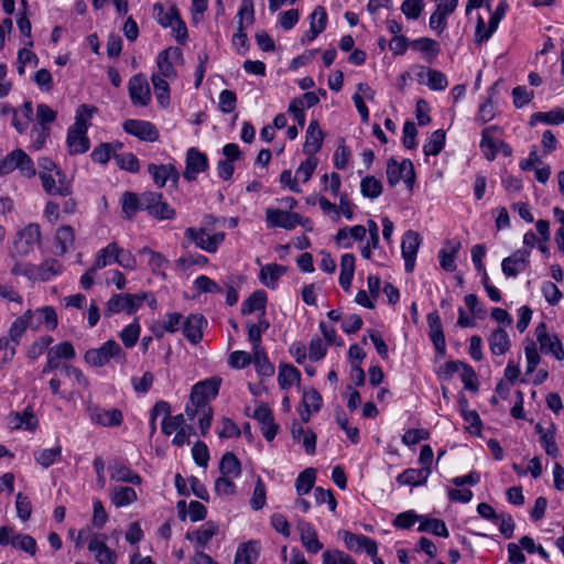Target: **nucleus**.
Instances as JSON below:
<instances>
[{
	"label": "nucleus",
	"instance_id": "nucleus-1",
	"mask_svg": "<svg viewBox=\"0 0 564 564\" xmlns=\"http://www.w3.org/2000/svg\"><path fill=\"white\" fill-rule=\"evenodd\" d=\"M42 231L36 223H31L17 230L14 239L9 248L10 258H26L35 246L41 243Z\"/></svg>",
	"mask_w": 564,
	"mask_h": 564
},
{
	"label": "nucleus",
	"instance_id": "nucleus-2",
	"mask_svg": "<svg viewBox=\"0 0 564 564\" xmlns=\"http://www.w3.org/2000/svg\"><path fill=\"white\" fill-rule=\"evenodd\" d=\"M84 359L93 367H104L110 360L123 365L127 360V355L116 340L109 339L99 348L88 349L84 355Z\"/></svg>",
	"mask_w": 564,
	"mask_h": 564
},
{
	"label": "nucleus",
	"instance_id": "nucleus-3",
	"mask_svg": "<svg viewBox=\"0 0 564 564\" xmlns=\"http://www.w3.org/2000/svg\"><path fill=\"white\" fill-rule=\"evenodd\" d=\"M15 170L25 178H32L36 175L33 160L21 149L11 151L0 161V177Z\"/></svg>",
	"mask_w": 564,
	"mask_h": 564
},
{
	"label": "nucleus",
	"instance_id": "nucleus-4",
	"mask_svg": "<svg viewBox=\"0 0 564 564\" xmlns=\"http://www.w3.org/2000/svg\"><path fill=\"white\" fill-rule=\"evenodd\" d=\"M148 299L147 293L139 294H113L106 304L105 314L111 316L120 312L132 314L137 312Z\"/></svg>",
	"mask_w": 564,
	"mask_h": 564
},
{
	"label": "nucleus",
	"instance_id": "nucleus-5",
	"mask_svg": "<svg viewBox=\"0 0 564 564\" xmlns=\"http://www.w3.org/2000/svg\"><path fill=\"white\" fill-rule=\"evenodd\" d=\"M86 412L90 422L101 427H119L123 423L122 411L117 408L105 409L96 403L88 402Z\"/></svg>",
	"mask_w": 564,
	"mask_h": 564
},
{
	"label": "nucleus",
	"instance_id": "nucleus-6",
	"mask_svg": "<svg viewBox=\"0 0 564 564\" xmlns=\"http://www.w3.org/2000/svg\"><path fill=\"white\" fill-rule=\"evenodd\" d=\"M143 210L158 220H171L175 217V209L165 200L163 195L155 192L143 193Z\"/></svg>",
	"mask_w": 564,
	"mask_h": 564
},
{
	"label": "nucleus",
	"instance_id": "nucleus-7",
	"mask_svg": "<svg viewBox=\"0 0 564 564\" xmlns=\"http://www.w3.org/2000/svg\"><path fill=\"white\" fill-rule=\"evenodd\" d=\"M265 221L269 228L280 227L288 230L294 229L299 225L306 227V225L311 223L300 214L279 208H268L265 212Z\"/></svg>",
	"mask_w": 564,
	"mask_h": 564
},
{
	"label": "nucleus",
	"instance_id": "nucleus-8",
	"mask_svg": "<svg viewBox=\"0 0 564 564\" xmlns=\"http://www.w3.org/2000/svg\"><path fill=\"white\" fill-rule=\"evenodd\" d=\"M221 379L213 377L195 383L191 392V402L200 408L210 406L209 402L218 394Z\"/></svg>",
	"mask_w": 564,
	"mask_h": 564
},
{
	"label": "nucleus",
	"instance_id": "nucleus-9",
	"mask_svg": "<svg viewBox=\"0 0 564 564\" xmlns=\"http://www.w3.org/2000/svg\"><path fill=\"white\" fill-rule=\"evenodd\" d=\"M184 235L185 238L191 242H194L197 248L209 253H215L225 240V232L208 235L203 228L196 229L194 227H188Z\"/></svg>",
	"mask_w": 564,
	"mask_h": 564
},
{
	"label": "nucleus",
	"instance_id": "nucleus-10",
	"mask_svg": "<svg viewBox=\"0 0 564 564\" xmlns=\"http://www.w3.org/2000/svg\"><path fill=\"white\" fill-rule=\"evenodd\" d=\"M534 335L536 337L538 344L540 345V351L542 354H551L556 360L560 361L564 359V349L560 338L557 335L550 334L547 332L545 323H540L535 327Z\"/></svg>",
	"mask_w": 564,
	"mask_h": 564
},
{
	"label": "nucleus",
	"instance_id": "nucleus-11",
	"mask_svg": "<svg viewBox=\"0 0 564 564\" xmlns=\"http://www.w3.org/2000/svg\"><path fill=\"white\" fill-rule=\"evenodd\" d=\"M40 180L42 188L47 195L66 197L73 193L72 182L63 171H56V174H43Z\"/></svg>",
	"mask_w": 564,
	"mask_h": 564
},
{
	"label": "nucleus",
	"instance_id": "nucleus-12",
	"mask_svg": "<svg viewBox=\"0 0 564 564\" xmlns=\"http://www.w3.org/2000/svg\"><path fill=\"white\" fill-rule=\"evenodd\" d=\"M387 180L390 186H395L403 180L408 186H412L414 181V169L410 160L398 163L394 159H390L387 163Z\"/></svg>",
	"mask_w": 564,
	"mask_h": 564
},
{
	"label": "nucleus",
	"instance_id": "nucleus-13",
	"mask_svg": "<svg viewBox=\"0 0 564 564\" xmlns=\"http://www.w3.org/2000/svg\"><path fill=\"white\" fill-rule=\"evenodd\" d=\"M422 238L419 232L408 230L403 234L401 242V253L404 259L405 271L411 273L415 267V259L421 246Z\"/></svg>",
	"mask_w": 564,
	"mask_h": 564
},
{
	"label": "nucleus",
	"instance_id": "nucleus-14",
	"mask_svg": "<svg viewBox=\"0 0 564 564\" xmlns=\"http://www.w3.org/2000/svg\"><path fill=\"white\" fill-rule=\"evenodd\" d=\"M207 169V155L195 147L189 148L186 152L185 170L183 172L184 178L189 182L195 181L197 175L205 172Z\"/></svg>",
	"mask_w": 564,
	"mask_h": 564
},
{
	"label": "nucleus",
	"instance_id": "nucleus-15",
	"mask_svg": "<svg viewBox=\"0 0 564 564\" xmlns=\"http://www.w3.org/2000/svg\"><path fill=\"white\" fill-rule=\"evenodd\" d=\"M123 130L145 142H155L160 137L156 127L145 120L128 119L123 122Z\"/></svg>",
	"mask_w": 564,
	"mask_h": 564
},
{
	"label": "nucleus",
	"instance_id": "nucleus-16",
	"mask_svg": "<svg viewBox=\"0 0 564 564\" xmlns=\"http://www.w3.org/2000/svg\"><path fill=\"white\" fill-rule=\"evenodd\" d=\"M129 97L134 106H148L151 101V90L143 74L132 76L128 84Z\"/></svg>",
	"mask_w": 564,
	"mask_h": 564
},
{
	"label": "nucleus",
	"instance_id": "nucleus-17",
	"mask_svg": "<svg viewBox=\"0 0 564 564\" xmlns=\"http://www.w3.org/2000/svg\"><path fill=\"white\" fill-rule=\"evenodd\" d=\"M530 249H519L505 258L501 262L502 273L507 278H516L519 273L525 271L530 264Z\"/></svg>",
	"mask_w": 564,
	"mask_h": 564
},
{
	"label": "nucleus",
	"instance_id": "nucleus-18",
	"mask_svg": "<svg viewBox=\"0 0 564 564\" xmlns=\"http://www.w3.org/2000/svg\"><path fill=\"white\" fill-rule=\"evenodd\" d=\"M24 314H30L28 318L31 329H39L45 325L48 330H54L57 327V314L53 306H43L35 311L28 310Z\"/></svg>",
	"mask_w": 564,
	"mask_h": 564
},
{
	"label": "nucleus",
	"instance_id": "nucleus-19",
	"mask_svg": "<svg viewBox=\"0 0 564 564\" xmlns=\"http://www.w3.org/2000/svg\"><path fill=\"white\" fill-rule=\"evenodd\" d=\"M300 539L303 547L311 554H317L323 550L324 545L318 540L317 531L314 525L304 519H300L296 523Z\"/></svg>",
	"mask_w": 564,
	"mask_h": 564
},
{
	"label": "nucleus",
	"instance_id": "nucleus-20",
	"mask_svg": "<svg viewBox=\"0 0 564 564\" xmlns=\"http://www.w3.org/2000/svg\"><path fill=\"white\" fill-rule=\"evenodd\" d=\"M416 69L417 83L426 85L431 90H444L448 86V80L441 70L425 66H417Z\"/></svg>",
	"mask_w": 564,
	"mask_h": 564
},
{
	"label": "nucleus",
	"instance_id": "nucleus-21",
	"mask_svg": "<svg viewBox=\"0 0 564 564\" xmlns=\"http://www.w3.org/2000/svg\"><path fill=\"white\" fill-rule=\"evenodd\" d=\"M148 172L159 187H164L169 181L176 185L180 180V173L173 164L151 163L148 165Z\"/></svg>",
	"mask_w": 564,
	"mask_h": 564
},
{
	"label": "nucleus",
	"instance_id": "nucleus-22",
	"mask_svg": "<svg viewBox=\"0 0 564 564\" xmlns=\"http://www.w3.org/2000/svg\"><path fill=\"white\" fill-rule=\"evenodd\" d=\"M108 470L111 480L129 482L132 485H140L142 482L140 475L134 473L127 464L120 459L111 460L109 463Z\"/></svg>",
	"mask_w": 564,
	"mask_h": 564
},
{
	"label": "nucleus",
	"instance_id": "nucleus-23",
	"mask_svg": "<svg viewBox=\"0 0 564 564\" xmlns=\"http://www.w3.org/2000/svg\"><path fill=\"white\" fill-rule=\"evenodd\" d=\"M507 10V4L505 2H501L495 10V12L491 14L488 21L487 31L485 34H481V29L485 26L484 19L481 17L478 18L477 26H476V41L478 43H482L485 41H488L491 35L497 30L499 22L503 18Z\"/></svg>",
	"mask_w": 564,
	"mask_h": 564
},
{
	"label": "nucleus",
	"instance_id": "nucleus-24",
	"mask_svg": "<svg viewBox=\"0 0 564 564\" xmlns=\"http://www.w3.org/2000/svg\"><path fill=\"white\" fill-rule=\"evenodd\" d=\"M207 325L200 314H191L183 321V334L192 344H198L203 338V327Z\"/></svg>",
	"mask_w": 564,
	"mask_h": 564
},
{
	"label": "nucleus",
	"instance_id": "nucleus-25",
	"mask_svg": "<svg viewBox=\"0 0 564 564\" xmlns=\"http://www.w3.org/2000/svg\"><path fill=\"white\" fill-rule=\"evenodd\" d=\"M344 543L350 551L360 552L365 550L368 555H375L378 552L377 542L362 534L344 533Z\"/></svg>",
	"mask_w": 564,
	"mask_h": 564
},
{
	"label": "nucleus",
	"instance_id": "nucleus-26",
	"mask_svg": "<svg viewBox=\"0 0 564 564\" xmlns=\"http://www.w3.org/2000/svg\"><path fill=\"white\" fill-rule=\"evenodd\" d=\"M181 57V51L178 48H166L162 51L156 57V65L161 77L173 79L176 77V70L173 66L172 59Z\"/></svg>",
	"mask_w": 564,
	"mask_h": 564
},
{
	"label": "nucleus",
	"instance_id": "nucleus-27",
	"mask_svg": "<svg viewBox=\"0 0 564 564\" xmlns=\"http://www.w3.org/2000/svg\"><path fill=\"white\" fill-rule=\"evenodd\" d=\"M88 550L99 564H116L117 554L97 534L89 540Z\"/></svg>",
	"mask_w": 564,
	"mask_h": 564
},
{
	"label": "nucleus",
	"instance_id": "nucleus-28",
	"mask_svg": "<svg viewBox=\"0 0 564 564\" xmlns=\"http://www.w3.org/2000/svg\"><path fill=\"white\" fill-rule=\"evenodd\" d=\"M323 131L319 129L317 120H312L306 130L303 151L305 154L313 156L322 147Z\"/></svg>",
	"mask_w": 564,
	"mask_h": 564
},
{
	"label": "nucleus",
	"instance_id": "nucleus-29",
	"mask_svg": "<svg viewBox=\"0 0 564 564\" xmlns=\"http://www.w3.org/2000/svg\"><path fill=\"white\" fill-rule=\"evenodd\" d=\"M499 131L497 126H489L481 132L480 149L485 158L489 161L495 160L498 153L500 139L495 138V133Z\"/></svg>",
	"mask_w": 564,
	"mask_h": 564
},
{
	"label": "nucleus",
	"instance_id": "nucleus-30",
	"mask_svg": "<svg viewBox=\"0 0 564 564\" xmlns=\"http://www.w3.org/2000/svg\"><path fill=\"white\" fill-rule=\"evenodd\" d=\"M67 145L70 154H82L89 150L90 141L87 137V131L68 128L67 131Z\"/></svg>",
	"mask_w": 564,
	"mask_h": 564
},
{
	"label": "nucleus",
	"instance_id": "nucleus-31",
	"mask_svg": "<svg viewBox=\"0 0 564 564\" xmlns=\"http://www.w3.org/2000/svg\"><path fill=\"white\" fill-rule=\"evenodd\" d=\"M431 467L408 468L397 477L399 485L420 486L427 481Z\"/></svg>",
	"mask_w": 564,
	"mask_h": 564
},
{
	"label": "nucleus",
	"instance_id": "nucleus-32",
	"mask_svg": "<svg viewBox=\"0 0 564 564\" xmlns=\"http://www.w3.org/2000/svg\"><path fill=\"white\" fill-rule=\"evenodd\" d=\"M110 501L117 508H122L133 503L138 499V495L132 487L115 486L109 494Z\"/></svg>",
	"mask_w": 564,
	"mask_h": 564
},
{
	"label": "nucleus",
	"instance_id": "nucleus-33",
	"mask_svg": "<svg viewBox=\"0 0 564 564\" xmlns=\"http://www.w3.org/2000/svg\"><path fill=\"white\" fill-rule=\"evenodd\" d=\"M285 267L281 264L269 263L262 265L259 273V280L264 286L275 289L279 279L285 273Z\"/></svg>",
	"mask_w": 564,
	"mask_h": 564
},
{
	"label": "nucleus",
	"instance_id": "nucleus-34",
	"mask_svg": "<svg viewBox=\"0 0 564 564\" xmlns=\"http://www.w3.org/2000/svg\"><path fill=\"white\" fill-rule=\"evenodd\" d=\"M301 381V372L297 368L290 364H281L279 366L278 382L282 390H288Z\"/></svg>",
	"mask_w": 564,
	"mask_h": 564
},
{
	"label": "nucleus",
	"instance_id": "nucleus-35",
	"mask_svg": "<svg viewBox=\"0 0 564 564\" xmlns=\"http://www.w3.org/2000/svg\"><path fill=\"white\" fill-rule=\"evenodd\" d=\"M489 347L494 355H505L511 347L508 333L503 328L494 330L489 337Z\"/></svg>",
	"mask_w": 564,
	"mask_h": 564
},
{
	"label": "nucleus",
	"instance_id": "nucleus-36",
	"mask_svg": "<svg viewBox=\"0 0 564 564\" xmlns=\"http://www.w3.org/2000/svg\"><path fill=\"white\" fill-rule=\"evenodd\" d=\"M143 193L138 196L132 192H124L121 196V207L124 217L132 219L138 210H143Z\"/></svg>",
	"mask_w": 564,
	"mask_h": 564
},
{
	"label": "nucleus",
	"instance_id": "nucleus-37",
	"mask_svg": "<svg viewBox=\"0 0 564 564\" xmlns=\"http://www.w3.org/2000/svg\"><path fill=\"white\" fill-rule=\"evenodd\" d=\"M267 294L264 291H254L241 305V314L249 315L257 311L265 313Z\"/></svg>",
	"mask_w": 564,
	"mask_h": 564
},
{
	"label": "nucleus",
	"instance_id": "nucleus-38",
	"mask_svg": "<svg viewBox=\"0 0 564 564\" xmlns=\"http://www.w3.org/2000/svg\"><path fill=\"white\" fill-rule=\"evenodd\" d=\"M33 118V107L31 101H25L19 110L14 111L12 124L18 132L23 133L28 130L29 123Z\"/></svg>",
	"mask_w": 564,
	"mask_h": 564
},
{
	"label": "nucleus",
	"instance_id": "nucleus-39",
	"mask_svg": "<svg viewBox=\"0 0 564 564\" xmlns=\"http://www.w3.org/2000/svg\"><path fill=\"white\" fill-rule=\"evenodd\" d=\"M55 242L58 248V254H65L75 242V232L72 226L64 225L56 230Z\"/></svg>",
	"mask_w": 564,
	"mask_h": 564
},
{
	"label": "nucleus",
	"instance_id": "nucleus-40",
	"mask_svg": "<svg viewBox=\"0 0 564 564\" xmlns=\"http://www.w3.org/2000/svg\"><path fill=\"white\" fill-rule=\"evenodd\" d=\"M293 438L302 441L305 452L307 454H314L316 448V435L311 430H305L301 424H293L292 427Z\"/></svg>",
	"mask_w": 564,
	"mask_h": 564
},
{
	"label": "nucleus",
	"instance_id": "nucleus-41",
	"mask_svg": "<svg viewBox=\"0 0 564 564\" xmlns=\"http://www.w3.org/2000/svg\"><path fill=\"white\" fill-rule=\"evenodd\" d=\"M36 279L50 281L63 271L62 263L53 258L45 259L40 265H36Z\"/></svg>",
	"mask_w": 564,
	"mask_h": 564
},
{
	"label": "nucleus",
	"instance_id": "nucleus-42",
	"mask_svg": "<svg viewBox=\"0 0 564 564\" xmlns=\"http://www.w3.org/2000/svg\"><path fill=\"white\" fill-rule=\"evenodd\" d=\"M219 470L223 476L237 478L241 474V465L234 453L227 452L220 459Z\"/></svg>",
	"mask_w": 564,
	"mask_h": 564
},
{
	"label": "nucleus",
	"instance_id": "nucleus-43",
	"mask_svg": "<svg viewBox=\"0 0 564 564\" xmlns=\"http://www.w3.org/2000/svg\"><path fill=\"white\" fill-rule=\"evenodd\" d=\"M252 362L259 376L271 377L274 373V366L269 361L264 348L252 350Z\"/></svg>",
	"mask_w": 564,
	"mask_h": 564
},
{
	"label": "nucleus",
	"instance_id": "nucleus-44",
	"mask_svg": "<svg viewBox=\"0 0 564 564\" xmlns=\"http://www.w3.org/2000/svg\"><path fill=\"white\" fill-rule=\"evenodd\" d=\"M153 14L161 26L174 28V21L180 13L175 7H171L166 10L161 3H155L153 7Z\"/></svg>",
	"mask_w": 564,
	"mask_h": 564
},
{
	"label": "nucleus",
	"instance_id": "nucleus-45",
	"mask_svg": "<svg viewBox=\"0 0 564 564\" xmlns=\"http://www.w3.org/2000/svg\"><path fill=\"white\" fill-rule=\"evenodd\" d=\"M420 521L421 522L417 528V531L420 532H430L434 535L443 538H447L449 534L445 522L441 519H427L421 517Z\"/></svg>",
	"mask_w": 564,
	"mask_h": 564
},
{
	"label": "nucleus",
	"instance_id": "nucleus-46",
	"mask_svg": "<svg viewBox=\"0 0 564 564\" xmlns=\"http://www.w3.org/2000/svg\"><path fill=\"white\" fill-rule=\"evenodd\" d=\"M117 253L118 245L116 242H111L96 253L95 262L93 265L95 269L101 270L107 265L116 262Z\"/></svg>",
	"mask_w": 564,
	"mask_h": 564
},
{
	"label": "nucleus",
	"instance_id": "nucleus-47",
	"mask_svg": "<svg viewBox=\"0 0 564 564\" xmlns=\"http://www.w3.org/2000/svg\"><path fill=\"white\" fill-rule=\"evenodd\" d=\"M95 112H97L95 106L80 105L76 110L75 122L69 128L88 131L90 119Z\"/></svg>",
	"mask_w": 564,
	"mask_h": 564
},
{
	"label": "nucleus",
	"instance_id": "nucleus-48",
	"mask_svg": "<svg viewBox=\"0 0 564 564\" xmlns=\"http://www.w3.org/2000/svg\"><path fill=\"white\" fill-rule=\"evenodd\" d=\"M34 458L43 468H48L62 458V447L44 448L34 453Z\"/></svg>",
	"mask_w": 564,
	"mask_h": 564
},
{
	"label": "nucleus",
	"instance_id": "nucleus-49",
	"mask_svg": "<svg viewBox=\"0 0 564 564\" xmlns=\"http://www.w3.org/2000/svg\"><path fill=\"white\" fill-rule=\"evenodd\" d=\"M166 79L161 77V75L152 74L151 76L158 102L162 107H166L170 104V86Z\"/></svg>",
	"mask_w": 564,
	"mask_h": 564
},
{
	"label": "nucleus",
	"instance_id": "nucleus-50",
	"mask_svg": "<svg viewBox=\"0 0 564 564\" xmlns=\"http://www.w3.org/2000/svg\"><path fill=\"white\" fill-rule=\"evenodd\" d=\"M30 314H23L15 318L11 324L8 330V337L11 341H13L17 346L20 345L22 336L25 334L26 329L30 328L28 318Z\"/></svg>",
	"mask_w": 564,
	"mask_h": 564
},
{
	"label": "nucleus",
	"instance_id": "nucleus-51",
	"mask_svg": "<svg viewBox=\"0 0 564 564\" xmlns=\"http://www.w3.org/2000/svg\"><path fill=\"white\" fill-rule=\"evenodd\" d=\"M219 527L213 521L205 522L200 528L194 533L195 542L204 549L208 542L218 533Z\"/></svg>",
	"mask_w": 564,
	"mask_h": 564
},
{
	"label": "nucleus",
	"instance_id": "nucleus-52",
	"mask_svg": "<svg viewBox=\"0 0 564 564\" xmlns=\"http://www.w3.org/2000/svg\"><path fill=\"white\" fill-rule=\"evenodd\" d=\"M316 470L314 468H306L296 478L295 488L299 496L308 494L315 482Z\"/></svg>",
	"mask_w": 564,
	"mask_h": 564
},
{
	"label": "nucleus",
	"instance_id": "nucleus-53",
	"mask_svg": "<svg viewBox=\"0 0 564 564\" xmlns=\"http://www.w3.org/2000/svg\"><path fill=\"white\" fill-rule=\"evenodd\" d=\"M360 192L365 197L375 199L382 194V183L375 176H366L360 182Z\"/></svg>",
	"mask_w": 564,
	"mask_h": 564
},
{
	"label": "nucleus",
	"instance_id": "nucleus-54",
	"mask_svg": "<svg viewBox=\"0 0 564 564\" xmlns=\"http://www.w3.org/2000/svg\"><path fill=\"white\" fill-rule=\"evenodd\" d=\"M258 557L256 543L248 542L241 544L235 556V564H253Z\"/></svg>",
	"mask_w": 564,
	"mask_h": 564
},
{
	"label": "nucleus",
	"instance_id": "nucleus-55",
	"mask_svg": "<svg viewBox=\"0 0 564 564\" xmlns=\"http://www.w3.org/2000/svg\"><path fill=\"white\" fill-rule=\"evenodd\" d=\"M445 145V132L441 129L434 131L427 142L423 145L425 155H437Z\"/></svg>",
	"mask_w": 564,
	"mask_h": 564
},
{
	"label": "nucleus",
	"instance_id": "nucleus-56",
	"mask_svg": "<svg viewBox=\"0 0 564 564\" xmlns=\"http://www.w3.org/2000/svg\"><path fill=\"white\" fill-rule=\"evenodd\" d=\"M13 261L11 273L13 275H23L29 280L36 279V265L31 262L23 261L24 258H10Z\"/></svg>",
	"mask_w": 564,
	"mask_h": 564
},
{
	"label": "nucleus",
	"instance_id": "nucleus-57",
	"mask_svg": "<svg viewBox=\"0 0 564 564\" xmlns=\"http://www.w3.org/2000/svg\"><path fill=\"white\" fill-rule=\"evenodd\" d=\"M141 327L138 321L127 325L119 334L122 344L127 348H132L138 343L140 337Z\"/></svg>",
	"mask_w": 564,
	"mask_h": 564
},
{
	"label": "nucleus",
	"instance_id": "nucleus-58",
	"mask_svg": "<svg viewBox=\"0 0 564 564\" xmlns=\"http://www.w3.org/2000/svg\"><path fill=\"white\" fill-rule=\"evenodd\" d=\"M413 48L426 54L430 61L434 59L440 53L438 43L430 37H421L412 43Z\"/></svg>",
	"mask_w": 564,
	"mask_h": 564
},
{
	"label": "nucleus",
	"instance_id": "nucleus-59",
	"mask_svg": "<svg viewBox=\"0 0 564 564\" xmlns=\"http://www.w3.org/2000/svg\"><path fill=\"white\" fill-rule=\"evenodd\" d=\"M496 95V85L491 86L488 90V99L482 102L478 110L477 119L481 123H486L494 119L495 117V110L492 105V97Z\"/></svg>",
	"mask_w": 564,
	"mask_h": 564
},
{
	"label": "nucleus",
	"instance_id": "nucleus-60",
	"mask_svg": "<svg viewBox=\"0 0 564 564\" xmlns=\"http://www.w3.org/2000/svg\"><path fill=\"white\" fill-rule=\"evenodd\" d=\"M113 159L117 165L131 173H137L140 170V163L138 158L130 152L115 154Z\"/></svg>",
	"mask_w": 564,
	"mask_h": 564
},
{
	"label": "nucleus",
	"instance_id": "nucleus-61",
	"mask_svg": "<svg viewBox=\"0 0 564 564\" xmlns=\"http://www.w3.org/2000/svg\"><path fill=\"white\" fill-rule=\"evenodd\" d=\"M460 243L457 242L451 247V250H440L438 259L441 267L447 272H454L456 270L455 254L457 253Z\"/></svg>",
	"mask_w": 564,
	"mask_h": 564
},
{
	"label": "nucleus",
	"instance_id": "nucleus-62",
	"mask_svg": "<svg viewBox=\"0 0 564 564\" xmlns=\"http://www.w3.org/2000/svg\"><path fill=\"white\" fill-rule=\"evenodd\" d=\"M322 557V564H357L349 554L339 550L325 551Z\"/></svg>",
	"mask_w": 564,
	"mask_h": 564
},
{
	"label": "nucleus",
	"instance_id": "nucleus-63",
	"mask_svg": "<svg viewBox=\"0 0 564 564\" xmlns=\"http://www.w3.org/2000/svg\"><path fill=\"white\" fill-rule=\"evenodd\" d=\"M555 432L556 426L552 423L549 427V434H543L541 440L545 453L553 458H556L560 454L558 446L555 442Z\"/></svg>",
	"mask_w": 564,
	"mask_h": 564
},
{
	"label": "nucleus",
	"instance_id": "nucleus-64",
	"mask_svg": "<svg viewBox=\"0 0 564 564\" xmlns=\"http://www.w3.org/2000/svg\"><path fill=\"white\" fill-rule=\"evenodd\" d=\"M13 547L20 551H24L31 556H34L37 551L36 541L29 534L18 533Z\"/></svg>",
	"mask_w": 564,
	"mask_h": 564
}]
</instances>
